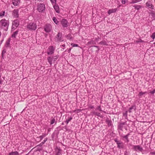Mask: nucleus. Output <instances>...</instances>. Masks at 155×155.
Segmentation results:
<instances>
[{"label":"nucleus","instance_id":"1","mask_svg":"<svg viewBox=\"0 0 155 155\" xmlns=\"http://www.w3.org/2000/svg\"><path fill=\"white\" fill-rule=\"evenodd\" d=\"M1 27L5 31L8 30L9 25V21L8 20H6L5 19H3L0 21Z\"/></svg>","mask_w":155,"mask_h":155},{"label":"nucleus","instance_id":"2","mask_svg":"<svg viewBox=\"0 0 155 155\" xmlns=\"http://www.w3.org/2000/svg\"><path fill=\"white\" fill-rule=\"evenodd\" d=\"M27 27L30 30H35L37 28V25L36 23L30 22L27 25Z\"/></svg>","mask_w":155,"mask_h":155},{"label":"nucleus","instance_id":"3","mask_svg":"<svg viewBox=\"0 0 155 155\" xmlns=\"http://www.w3.org/2000/svg\"><path fill=\"white\" fill-rule=\"evenodd\" d=\"M114 140L117 145V147L119 149H124V144L122 142L118 140L117 138L114 139Z\"/></svg>","mask_w":155,"mask_h":155},{"label":"nucleus","instance_id":"4","mask_svg":"<svg viewBox=\"0 0 155 155\" xmlns=\"http://www.w3.org/2000/svg\"><path fill=\"white\" fill-rule=\"evenodd\" d=\"M55 41L57 42H62L63 41L61 33L60 32L58 33L57 36H56Z\"/></svg>","mask_w":155,"mask_h":155},{"label":"nucleus","instance_id":"5","mask_svg":"<svg viewBox=\"0 0 155 155\" xmlns=\"http://www.w3.org/2000/svg\"><path fill=\"white\" fill-rule=\"evenodd\" d=\"M127 124L126 121L124 122H120L118 123L117 126V129L123 131V128L125 127V126Z\"/></svg>","mask_w":155,"mask_h":155},{"label":"nucleus","instance_id":"6","mask_svg":"<svg viewBox=\"0 0 155 155\" xmlns=\"http://www.w3.org/2000/svg\"><path fill=\"white\" fill-rule=\"evenodd\" d=\"M45 7L44 4L40 3L37 6V10L39 12H42L45 10Z\"/></svg>","mask_w":155,"mask_h":155},{"label":"nucleus","instance_id":"7","mask_svg":"<svg viewBox=\"0 0 155 155\" xmlns=\"http://www.w3.org/2000/svg\"><path fill=\"white\" fill-rule=\"evenodd\" d=\"M52 29V27L49 24H46L44 27V30L47 32H50Z\"/></svg>","mask_w":155,"mask_h":155},{"label":"nucleus","instance_id":"8","mask_svg":"<svg viewBox=\"0 0 155 155\" xmlns=\"http://www.w3.org/2000/svg\"><path fill=\"white\" fill-rule=\"evenodd\" d=\"M133 149L137 151L142 152L143 150V148L139 145H134Z\"/></svg>","mask_w":155,"mask_h":155},{"label":"nucleus","instance_id":"9","mask_svg":"<svg viewBox=\"0 0 155 155\" xmlns=\"http://www.w3.org/2000/svg\"><path fill=\"white\" fill-rule=\"evenodd\" d=\"M54 50L55 49L53 46L49 47L47 51L48 54V55L53 54L54 53Z\"/></svg>","mask_w":155,"mask_h":155},{"label":"nucleus","instance_id":"10","mask_svg":"<svg viewBox=\"0 0 155 155\" xmlns=\"http://www.w3.org/2000/svg\"><path fill=\"white\" fill-rule=\"evenodd\" d=\"M62 150L59 147H57L55 149V155H61L62 154Z\"/></svg>","mask_w":155,"mask_h":155},{"label":"nucleus","instance_id":"11","mask_svg":"<svg viewBox=\"0 0 155 155\" xmlns=\"http://www.w3.org/2000/svg\"><path fill=\"white\" fill-rule=\"evenodd\" d=\"M68 21L65 19H63L61 21V24L63 27H67L68 26Z\"/></svg>","mask_w":155,"mask_h":155},{"label":"nucleus","instance_id":"12","mask_svg":"<svg viewBox=\"0 0 155 155\" xmlns=\"http://www.w3.org/2000/svg\"><path fill=\"white\" fill-rule=\"evenodd\" d=\"M18 10L17 9L14 10L12 12L13 15L14 17L15 18H18Z\"/></svg>","mask_w":155,"mask_h":155},{"label":"nucleus","instance_id":"13","mask_svg":"<svg viewBox=\"0 0 155 155\" xmlns=\"http://www.w3.org/2000/svg\"><path fill=\"white\" fill-rule=\"evenodd\" d=\"M146 5L149 8L153 9V6L152 4V3L150 1H149L147 2L146 3Z\"/></svg>","mask_w":155,"mask_h":155},{"label":"nucleus","instance_id":"14","mask_svg":"<svg viewBox=\"0 0 155 155\" xmlns=\"http://www.w3.org/2000/svg\"><path fill=\"white\" fill-rule=\"evenodd\" d=\"M19 25V21L18 20H14L13 22L12 26H15V27H17Z\"/></svg>","mask_w":155,"mask_h":155},{"label":"nucleus","instance_id":"15","mask_svg":"<svg viewBox=\"0 0 155 155\" xmlns=\"http://www.w3.org/2000/svg\"><path fill=\"white\" fill-rule=\"evenodd\" d=\"M136 110V107L135 105H134L132 106L128 110L129 112L130 113H131L132 112V110H134L135 111Z\"/></svg>","mask_w":155,"mask_h":155},{"label":"nucleus","instance_id":"16","mask_svg":"<svg viewBox=\"0 0 155 155\" xmlns=\"http://www.w3.org/2000/svg\"><path fill=\"white\" fill-rule=\"evenodd\" d=\"M19 0H13L12 3L15 6H17L20 3Z\"/></svg>","mask_w":155,"mask_h":155},{"label":"nucleus","instance_id":"17","mask_svg":"<svg viewBox=\"0 0 155 155\" xmlns=\"http://www.w3.org/2000/svg\"><path fill=\"white\" fill-rule=\"evenodd\" d=\"M117 10V9L116 8L109 9L107 12L108 13L109 15H110L112 13L115 12Z\"/></svg>","mask_w":155,"mask_h":155},{"label":"nucleus","instance_id":"18","mask_svg":"<svg viewBox=\"0 0 155 155\" xmlns=\"http://www.w3.org/2000/svg\"><path fill=\"white\" fill-rule=\"evenodd\" d=\"M19 153L17 151H12L8 155H19Z\"/></svg>","mask_w":155,"mask_h":155},{"label":"nucleus","instance_id":"19","mask_svg":"<svg viewBox=\"0 0 155 155\" xmlns=\"http://www.w3.org/2000/svg\"><path fill=\"white\" fill-rule=\"evenodd\" d=\"M106 122L107 124L109 126H111L112 124V121L109 120L108 118H107L106 120Z\"/></svg>","mask_w":155,"mask_h":155},{"label":"nucleus","instance_id":"20","mask_svg":"<svg viewBox=\"0 0 155 155\" xmlns=\"http://www.w3.org/2000/svg\"><path fill=\"white\" fill-rule=\"evenodd\" d=\"M151 16H152V19L153 20H155V12L153 11H152L150 13Z\"/></svg>","mask_w":155,"mask_h":155},{"label":"nucleus","instance_id":"21","mask_svg":"<svg viewBox=\"0 0 155 155\" xmlns=\"http://www.w3.org/2000/svg\"><path fill=\"white\" fill-rule=\"evenodd\" d=\"M54 8L56 12L58 13H59V7L58 5H54Z\"/></svg>","mask_w":155,"mask_h":155},{"label":"nucleus","instance_id":"22","mask_svg":"<svg viewBox=\"0 0 155 155\" xmlns=\"http://www.w3.org/2000/svg\"><path fill=\"white\" fill-rule=\"evenodd\" d=\"M10 41V38H8L6 41L5 44V46L6 47H8L9 46Z\"/></svg>","mask_w":155,"mask_h":155},{"label":"nucleus","instance_id":"23","mask_svg":"<svg viewBox=\"0 0 155 155\" xmlns=\"http://www.w3.org/2000/svg\"><path fill=\"white\" fill-rule=\"evenodd\" d=\"M92 113L93 115H96V116H99V117H101V114L97 112H96L94 111H92Z\"/></svg>","mask_w":155,"mask_h":155},{"label":"nucleus","instance_id":"24","mask_svg":"<svg viewBox=\"0 0 155 155\" xmlns=\"http://www.w3.org/2000/svg\"><path fill=\"white\" fill-rule=\"evenodd\" d=\"M38 145H37L35 147V148H36V149H37V150L39 151H40L42 150L43 149V148L42 147V146H39Z\"/></svg>","mask_w":155,"mask_h":155},{"label":"nucleus","instance_id":"25","mask_svg":"<svg viewBox=\"0 0 155 155\" xmlns=\"http://www.w3.org/2000/svg\"><path fill=\"white\" fill-rule=\"evenodd\" d=\"M99 44L104 45H108L107 42L105 41H103L100 42L99 43Z\"/></svg>","mask_w":155,"mask_h":155},{"label":"nucleus","instance_id":"26","mask_svg":"<svg viewBox=\"0 0 155 155\" xmlns=\"http://www.w3.org/2000/svg\"><path fill=\"white\" fill-rule=\"evenodd\" d=\"M52 58L51 57H49L48 58V61L50 65H51L52 63Z\"/></svg>","mask_w":155,"mask_h":155},{"label":"nucleus","instance_id":"27","mask_svg":"<svg viewBox=\"0 0 155 155\" xmlns=\"http://www.w3.org/2000/svg\"><path fill=\"white\" fill-rule=\"evenodd\" d=\"M18 31H16L14 32L12 35V37L15 38L17 35L18 34Z\"/></svg>","mask_w":155,"mask_h":155},{"label":"nucleus","instance_id":"28","mask_svg":"<svg viewBox=\"0 0 155 155\" xmlns=\"http://www.w3.org/2000/svg\"><path fill=\"white\" fill-rule=\"evenodd\" d=\"M59 57V56L58 55H57L56 56H54V57H53L52 58V60L53 61H55L56 60H57L58 58Z\"/></svg>","mask_w":155,"mask_h":155},{"label":"nucleus","instance_id":"29","mask_svg":"<svg viewBox=\"0 0 155 155\" xmlns=\"http://www.w3.org/2000/svg\"><path fill=\"white\" fill-rule=\"evenodd\" d=\"M135 8L137 10H139L140 8H141V6L140 5H134V6Z\"/></svg>","mask_w":155,"mask_h":155},{"label":"nucleus","instance_id":"30","mask_svg":"<svg viewBox=\"0 0 155 155\" xmlns=\"http://www.w3.org/2000/svg\"><path fill=\"white\" fill-rule=\"evenodd\" d=\"M53 20L54 21V22L56 24H58V23H59V22L56 19V18L55 17H53Z\"/></svg>","mask_w":155,"mask_h":155},{"label":"nucleus","instance_id":"31","mask_svg":"<svg viewBox=\"0 0 155 155\" xmlns=\"http://www.w3.org/2000/svg\"><path fill=\"white\" fill-rule=\"evenodd\" d=\"M72 119L73 118L72 117H70L68 119L66 120L65 122L67 124H68L69 122L71 120H72Z\"/></svg>","mask_w":155,"mask_h":155},{"label":"nucleus","instance_id":"32","mask_svg":"<svg viewBox=\"0 0 155 155\" xmlns=\"http://www.w3.org/2000/svg\"><path fill=\"white\" fill-rule=\"evenodd\" d=\"M130 135L129 133H128L126 135L123 136V138L125 139L126 140L128 139V137Z\"/></svg>","mask_w":155,"mask_h":155},{"label":"nucleus","instance_id":"33","mask_svg":"<svg viewBox=\"0 0 155 155\" xmlns=\"http://www.w3.org/2000/svg\"><path fill=\"white\" fill-rule=\"evenodd\" d=\"M66 37L69 40H71L72 39V37L71 36V35L70 34H69L68 35H67L66 36Z\"/></svg>","mask_w":155,"mask_h":155},{"label":"nucleus","instance_id":"34","mask_svg":"<svg viewBox=\"0 0 155 155\" xmlns=\"http://www.w3.org/2000/svg\"><path fill=\"white\" fill-rule=\"evenodd\" d=\"M147 92H139L138 96H141L143 95V94H145L147 93Z\"/></svg>","mask_w":155,"mask_h":155},{"label":"nucleus","instance_id":"35","mask_svg":"<svg viewBox=\"0 0 155 155\" xmlns=\"http://www.w3.org/2000/svg\"><path fill=\"white\" fill-rule=\"evenodd\" d=\"M142 0H132V2H131V3H135L139 2L140 1H141Z\"/></svg>","mask_w":155,"mask_h":155},{"label":"nucleus","instance_id":"36","mask_svg":"<svg viewBox=\"0 0 155 155\" xmlns=\"http://www.w3.org/2000/svg\"><path fill=\"white\" fill-rule=\"evenodd\" d=\"M55 123V124H56L57 123V122L56 121H55V119L54 118H53V119H52L51 120V124H53L54 123Z\"/></svg>","mask_w":155,"mask_h":155},{"label":"nucleus","instance_id":"37","mask_svg":"<svg viewBox=\"0 0 155 155\" xmlns=\"http://www.w3.org/2000/svg\"><path fill=\"white\" fill-rule=\"evenodd\" d=\"M47 140V139H45L43 142H42L41 143H40L39 144L38 146H42L44 143L46 142Z\"/></svg>","mask_w":155,"mask_h":155},{"label":"nucleus","instance_id":"38","mask_svg":"<svg viewBox=\"0 0 155 155\" xmlns=\"http://www.w3.org/2000/svg\"><path fill=\"white\" fill-rule=\"evenodd\" d=\"M5 12L3 11L2 12H1L0 13V17H3L5 15Z\"/></svg>","mask_w":155,"mask_h":155},{"label":"nucleus","instance_id":"39","mask_svg":"<svg viewBox=\"0 0 155 155\" xmlns=\"http://www.w3.org/2000/svg\"><path fill=\"white\" fill-rule=\"evenodd\" d=\"M52 4H56V0H50Z\"/></svg>","mask_w":155,"mask_h":155},{"label":"nucleus","instance_id":"40","mask_svg":"<svg viewBox=\"0 0 155 155\" xmlns=\"http://www.w3.org/2000/svg\"><path fill=\"white\" fill-rule=\"evenodd\" d=\"M151 37L153 39L155 38V32L153 33L152 34Z\"/></svg>","mask_w":155,"mask_h":155},{"label":"nucleus","instance_id":"41","mask_svg":"<svg viewBox=\"0 0 155 155\" xmlns=\"http://www.w3.org/2000/svg\"><path fill=\"white\" fill-rule=\"evenodd\" d=\"M71 45L73 47H78V45L74 43H72Z\"/></svg>","mask_w":155,"mask_h":155},{"label":"nucleus","instance_id":"42","mask_svg":"<svg viewBox=\"0 0 155 155\" xmlns=\"http://www.w3.org/2000/svg\"><path fill=\"white\" fill-rule=\"evenodd\" d=\"M97 109L98 110L100 111H102L101 110V108L100 106H98L97 107Z\"/></svg>","mask_w":155,"mask_h":155},{"label":"nucleus","instance_id":"43","mask_svg":"<svg viewBox=\"0 0 155 155\" xmlns=\"http://www.w3.org/2000/svg\"><path fill=\"white\" fill-rule=\"evenodd\" d=\"M45 136V134H44V135H41V136H40L39 137H40V140H41Z\"/></svg>","mask_w":155,"mask_h":155},{"label":"nucleus","instance_id":"44","mask_svg":"<svg viewBox=\"0 0 155 155\" xmlns=\"http://www.w3.org/2000/svg\"><path fill=\"white\" fill-rule=\"evenodd\" d=\"M88 43L89 44H94V41H91L88 42Z\"/></svg>","mask_w":155,"mask_h":155},{"label":"nucleus","instance_id":"45","mask_svg":"<svg viewBox=\"0 0 155 155\" xmlns=\"http://www.w3.org/2000/svg\"><path fill=\"white\" fill-rule=\"evenodd\" d=\"M124 155H129V153L127 151H125L124 152Z\"/></svg>","mask_w":155,"mask_h":155},{"label":"nucleus","instance_id":"46","mask_svg":"<svg viewBox=\"0 0 155 155\" xmlns=\"http://www.w3.org/2000/svg\"><path fill=\"white\" fill-rule=\"evenodd\" d=\"M76 113H78L80 112L81 111V110L80 109H78L76 110Z\"/></svg>","mask_w":155,"mask_h":155},{"label":"nucleus","instance_id":"47","mask_svg":"<svg viewBox=\"0 0 155 155\" xmlns=\"http://www.w3.org/2000/svg\"><path fill=\"white\" fill-rule=\"evenodd\" d=\"M127 0H122L121 1V2L123 4H125Z\"/></svg>","mask_w":155,"mask_h":155},{"label":"nucleus","instance_id":"48","mask_svg":"<svg viewBox=\"0 0 155 155\" xmlns=\"http://www.w3.org/2000/svg\"><path fill=\"white\" fill-rule=\"evenodd\" d=\"M150 93L151 94H154L155 93V89L152 91H151Z\"/></svg>","mask_w":155,"mask_h":155},{"label":"nucleus","instance_id":"49","mask_svg":"<svg viewBox=\"0 0 155 155\" xmlns=\"http://www.w3.org/2000/svg\"><path fill=\"white\" fill-rule=\"evenodd\" d=\"M89 108L91 109H93L94 108V107L93 106H89Z\"/></svg>","mask_w":155,"mask_h":155},{"label":"nucleus","instance_id":"50","mask_svg":"<svg viewBox=\"0 0 155 155\" xmlns=\"http://www.w3.org/2000/svg\"><path fill=\"white\" fill-rule=\"evenodd\" d=\"M150 154H155V152H151L150 153Z\"/></svg>","mask_w":155,"mask_h":155},{"label":"nucleus","instance_id":"51","mask_svg":"<svg viewBox=\"0 0 155 155\" xmlns=\"http://www.w3.org/2000/svg\"><path fill=\"white\" fill-rule=\"evenodd\" d=\"M129 142V139H127V140H126V142L128 143Z\"/></svg>","mask_w":155,"mask_h":155},{"label":"nucleus","instance_id":"52","mask_svg":"<svg viewBox=\"0 0 155 155\" xmlns=\"http://www.w3.org/2000/svg\"><path fill=\"white\" fill-rule=\"evenodd\" d=\"M71 48H70L68 50V52H70L71 51Z\"/></svg>","mask_w":155,"mask_h":155},{"label":"nucleus","instance_id":"53","mask_svg":"<svg viewBox=\"0 0 155 155\" xmlns=\"http://www.w3.org/2000/svg\"><path fill=\"white\" fill-rule=\"evenodd\" d=\"M2 81L1 80H0V84H2Z\"/></svg>","mask_w":155,"mask_h":155},{"label":"nucleus","instance_id":"54","mask_svg":"<svg viewBox=\"0 0 155 155\" xmlns=\"http://www.w3.org/2000/svg\"><path fill=\"white\" fill-rule=\"evenodd\" d=\"M2 57L3 58V51L2 52Z\"/></svg>","mask_w":155,"mask_h":155},{"label":"nucleus","instance_id":"55","mask_svg":"<svg viewBox=\"0 0 155 155\" xmlns=\"http://www.w3.org/2000/svg\"><path fill=\"white\" fill-rule=\"evenodd\" d=\"M93 47H95L97 48H98L99 47L98 46H94Z\"/></svg>","mask_w":155,"mask_h":155},{"label":"nucleus","instance_id":"56","mask_svg":"<svg viewBox=\"0 0 155 155\" xmlns=\"http://www.w3.org/2000/svg\"><path fill=\"white\" fill-rule=\"evenodd\" d=\"M127 111H126V113H125V115H126V116H127Z\"/></svg>","mask_w":155,"mask_h":155},{"label":"nucleus","instance_id":"57","mask_svg":"<svg viewBox=\"0 0 155 155\" xmlns=\"http://www.w3.org/2000/svg\"><path fill=\"white\" fill-rule=\"evenodd\" d=\"M3 41V40H2L1 41V44H2V42Z\"/></svg>","mask_w":155,"mask_h":155},{"label":"nucleus","instance_id":"58","mask_svg":"<svg viewBox=\"0 0 155 155\" xmlns=\"http://www.w3.org/2000/svg\"><path fill=\"white\" fill-rule=\"evenodd\" d=\"M65 46V45H62V46L63 47H64Z\"/></svg>","mask_w":155,"mask_h":155},{"label":"nucleus","instance_id":"59","mask_svg":"<svg viewBox=\"0 0 155 155\" xmlns=\"http://www.w3.org/2000/svg\"><path fill=\"white\" fill-rule=\"evenodd\" d=\"M76 110H74L73 112H76Z\"/></svg>","mask_w":155,"mask_h":155},{"label":"nucleus","instance_id":"60","mask_svg":"<svg viewBox=\"0 0 155 155\" xmlns=\"http://www.w3.org/2000/svg\"><path fill=\"white\" fill-rule=\"evenodd\" d=\"M61 124H62V125H64V123L63 122H62V123Z\"/></svg>","mask_w":155,"mask_h":155},{"label":"nucleus","instance_id":"61","mask_svg":"<svg viewBox=\"0 0 155 155\" xmlns=\"http://www.w3.org/2000/svg\"><path fill=\"white\" fill-rule=\"evenodd\" d=\"M3 51V53H5V51Z\"/></svg>","mask_w":155,"mask_h":155}]
</instances>
